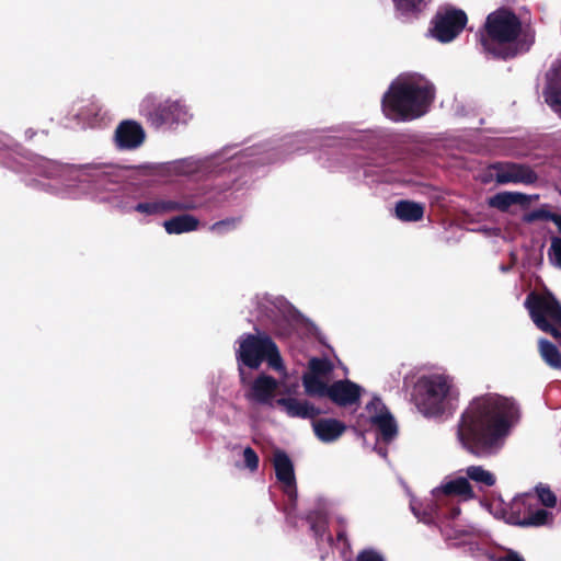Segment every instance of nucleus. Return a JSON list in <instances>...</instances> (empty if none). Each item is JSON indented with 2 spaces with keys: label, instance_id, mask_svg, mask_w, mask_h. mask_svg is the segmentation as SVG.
I'll use <instances>...</instances> for the list:
<instances>
[{
  "label": "nucleus",
  "instance_id": "1",
  "mask_svg": "<svg viewBox=\"0 0 561 561\" xmlns=\"http://www.w3.org/2000/svg\"><path fill=\"white\" fill-rule=\"evenodd\" d=\"M516 413L517 408L508 398L497 393L476 397L459 416L457 439L466 451L476 457L493 456L503 447Z\"/></svg>",
  "mask_w": 561,
  "mask_h": 561
},
{
  "label": "nucleus",
  "instance_id": "2",
  "mask_svg": "<svg viewBox=\"0 0 561 561\" xmlns=\"http://www.w3.org/2000/svg\"><path fill=\"white\" fill-rule=\"evenodd\" d=\"M523 23L508 8H499L488 14L479 31V43L484 54L499 60H508L529 50L533 41L522 38Z\"/></svg>",
  "mask_w": 561,
  "mask_h": 561
},
{
  "label": "nucleus",
  "instance_id": "3",
  "mask_svg": "<svg viewBox=\"0 0 561 561\" xmlns=\"http://www.w3.org/2000/svg\"><path fill=\"white\" fill-rule=\"evenodd\" d=\"M435 98L432 83L409 79L391 82L382 96L383 114L393 122H408L424 115Z\"/></svg>",
  "mask_w": 561,
  "mask_h": 561
},
{
  "label": "nucleus",
  "instance_id": "4",
  "mask_svg": "<svg viewBox=\"0 0 561 561\" xmlns=\"http://www.w3.org/2000/svg\"><path fill=\"white\" fill-rule=\"evenodd\" d=\"M240 381L248 383L243 366L250 369H259L263 362L275 370L284 369L283 359L278 346L265 332L256 334L247 333L239 339V348L236 352Z\"/></svg>",
  "mask_w": 561,
  "mask_h": 561
},
{
  "label": "nucleus",
  "instance_id": "5",
  "mask_svg": "<svg viewBox=\"0 0 561 561\" xmlns=\"http://www.w3.org/2000/svg\"><path fill=\"white\" fill-rule=\"evenodd\" d=\"M525 307L535 325L561 343V304L559 300L549 291L545 294L531 291L526 297Z\"/></svg>",
  "mask_w": 561,
  "mask_h": 561
},
{
  "label": "nucleus",
  "instance_id": "6",
  "mask_svg": "<svg viewBox=\"0 0 561 561\" xmlns=\"http://www.w3.org/2000/svg\"><path fill=\"white\" fill-rule=\"evenodd\" d=\"M450 391V383L442 375L421 377L413 390L416 407L431 416L442 415L446 410V399Z\"/></svg>",
  "mask_w": 561,
  "mask_h": 561
},
{
  "label": "nucleus",
  "instance_id": "7",
  "mask_svg": "<svg viewBox=\"0 0 561 561\" xmlns=\"http://www.w3.org/2000/svg\"><path fill=\"white\" fill-rule=\"evenodd\" d=\"M140 113L147 123L157 129L163 126L185 123L188 115L185 106L179 101H159L153 96H147L142 101Z\"/></svg>",
  "mask_w": 561,
  "mask_h": 561
},
{
  "label": "nucleus",
  "instance_id": "8",
  "mask_svg": "<svg viewBox=\"0 0 561 561\" xmlns=\"http://www.w3.org/2000/svg\"><path fill=\"white\" fill-rule=\"evenodd\" d=\"M468 22L465 11L448 9L445 12H437L432 20L430 30L433 37L440 43H449L455 39L466 27Z\"/></svg>",
  "mask_w": 561,
  "mask_h": 561
},
{
  "label": "nucleus",
  "instance_id": "9",
  "mask_svg": "<svg viewBox=\"0 0 561 561\" xmlns=\"http://www.w3.org/2000/svg\"><path fill=\"white\" fill-rule=\"evenodd\" d=\"M370 413V423L376 427L377 442L390 444L398 436V425L380 398L374 397L366 405Z\"/></svg>",
  "mask_w": 561,
  "mask_h": 561
},
{
  "label": "nucleus",
  "instance_id": "10",
  "mask_svg": "<svg viewBox=\"0 0 561 561\" xmlns=\"http://www.w3.org/2000/svg\"><path fill=\"white\" fill-rule=\"evenodd\" d=\"M490 168L495 171L494 179L499 184L522 183L531 185L538 181V174L527 164L496 162Z\"/></svg>",
  "mask_w": 561,
  "mask_h": 561
},
{
  "label": "nucleus",
  "instance_id": "11",
  "mask_svg": "<svg viewBox=\"0 0 561 561\" xmlns=\"http://www.w3.org/2000/svg\"><path fill=\"white\" fill-rule=\"evenodd\" d=\"M198 207L193 197H184L181 201L156 199L141 202L134 206V210L147 216L163 215L173 211L194 210Z\"/></svg>",
  "mask_w": 561,
  "mask_h": 561
},
{
  "label": "nucleus",
  "instance_id": "12",
  "mask_svg": "<svg viewBox=\"0 0 561 561\" xmlns=\"http://www.w3.org/2000/svg\"><path fill=\"white\" fill-rule=\"evenodd\" d=\"M277 388L278 381L276 378L262 373L249 382V389L244 397L247 400L261 405H272Z\"/></svg>",
  "mask_w": 561,
  "mask_h": 561
},
{
  "label": "nucleus",
  "instance_id": "13",
  "mask_svg": "<svg viewBox=\"0 0 561 561\" xmlns=\"http://www.w3.org/2000/svg\"><path fill=\"white\" fill-rule=\"evenodd\" d=\"M117 148L131 150L140 147L146 138L142 126L135 121H123L115 129Z\"/></svg>",
  "mask_w": 561,
  "mask_h": 561
},
{
  "label": "nucleus",
  "instance_id": "14",
  "mask_svg": "<svg viewBox=\"0 0 561 561\" xmlns=\"http://www.w3.org/2000/svg\"><path fill=\"white\" fill-rule=\"evenodd\" d=\"M362 387L350 379L336 380L330 385L329 399L339 407L358 404Z\"/></svg>",
  "mask_w": 561,
  "mask_h": 561
},
{
  "label": "nucleus",
  "instance_id": "15",
  "mask_svg": "<svg viewBox=\"0 0 561 561\" xmlns=\"http://www.w3.org/2000/svg\"><path fill=\"white\" fill-rule=\"evenodd\" d=\"M275 402L278 407H282L286 414L290 417L314 419L322 413L319 408L314 407L307 400H298L296 398H279Z\"/></svg>",
  "mask_w": 561,
  "mask_h": 561
},
{
  "label": "nucleus",
  "instance_id": "16",
  "mask_svg": "<svg viewBox=\"0 0 561 561\" xmlns=\"http://www.w3.org/2000/svg\"><path fill=\"white\" fill-rule=\"evenodd\" d=\"M316 436L323 443H332L339 439L346 426L343 422L336 419H320L312 423Z\"/></svg>",
  "mask_w": 561,
  "mask_h": 561
},
{
  "label": "nucleus",
  "instance_id": "17",
  "mask_svg": "<svg viewBox=\"0 0 561 561\" xmlns=\"http://www.w3.org/2000/svg\"><path fill=\"white\" fill-rule=\"evenodd\" d=\"M533 497H526L522 502V504L528 508V512L525 513L524 516L518 519L517 524L523 527H539L551 524L553 520L552 513L541 507L533 510Z\"/></svg>",
  "mask_w": 561,
  "mask_h": 561
},
{
  "label": "nucleus",
  "instance_id": "18",
  "mask_svg": "<svg viewBox=\"0 0 561 561\" xmlns=\"http://www.w3.org/2000/svg\"><path fill=\"white\" fill-rule=\"evenodd\" d=\"M273 465L276 478L279 482L284 483L286 486L295 485L296 479L294 465L289 456L284 450L277 449L274 451Z\"/></svg>",
  "mask_w": 561,
  "mask_h": 561
},
{
  "label": "nucleus",
  "instance_id": "19",
  "mask_svg": "<svg viewBox=\"0 0 561 561\" xmlns=\"http://www.w3.org/2000/svg\"><path fill=\"white\" fill-rule=\"evenodd\" d=\"M538 199L539 195L529 196L523 193L503 192L489 199V205L501 211H506L512 205L528 206L531 199Z\"/></svg>",
  "mask_w": 561,
  "mask_h": 561
},
{
  "label": "nucleus",
  "instance_id": "20",
  "mask_svg": "<svg viewBox=\"0 0 561 561\" xmlns=\"http://www.w3.org/2000/svg\"><path fill=\"white\" fill-rule=\"evenodd\" d=\"M396 13L404 21H413L425 11L430 0H392Z\"/></svg>",
  "mask_w": 561,
  "mask_h": 561
},
{
  "label": "nucleus",
  "instance_id": "21",
  "mask_svg": "<svg viewBox=\"0 0 561 561\" xmlns=\"http://www.w3.org/2000/svg\"><path fill=\"white\" fill-rule=\"evenodd\" d=\"M199 220L192 215H180L172 217L163 222V227L169 234H181L197 229Z\"/></svg>",
  "mask_w": 561,
  "mask_h": 561
},
{
  "label": "nucleus",
  "instance_id": "22",
  "mask_svg": "<svg viewBox=\"0 0 561 561\" xmlns=\"http://www.w3.org/2000/svg\"><path fill=\"white\" fill-rule=\"evenodd\" d=\"M538 353L547 366L561 370V352L556 344L545 337H540L538 340Z\"/></svg>",
  "mask_w": 561,
  "mask_h": 561
},
{
  "label": "nucleus",
  "instance_id": "23",
  "mask_svg": "<svg viewBox=\"0 0 561 561\" xmlns=\"http://www.w3.org/2000/svg\"><path fill=\"white\" fill-rule=\"evenodd\" d=\"M394 209L401 221H419L424 216V206L412 201H399Z\"/></svg>",
  "mask_w": 561,
  "mask_h": 561
},
{
  "label": "nucleus",
  "instance_id": "24",
  "mask_svg": "<svg viewBox=\"0 0 561 561\" xmlns=\"http://www.w3.org/2000/svg\"><path fill=\"white\" fill-rule=\"evenodd\" d=\"M305 393L310 398H328L330 385L318 376L302 375L301 377Z\"/></svg>",
  "mask_w": 561,
  "mask_h": 561
},
{
  "label": "nucleus",
  "instance_id": "25",
  "mask_svg": "<svg viewBox=\"0 0 561 561\" xmlns=\"http://www.w3.org/2000/svg\"><path fill=\"white\" fill-rule=\"evenodd\" d=\"M443 492L447 495H462L467 499L474 496L472 486L466 478H457L443 485Z\"/></svg>",
  "mask_w": 561,
  "mask_h": 561
},
{
  "label": "nucleus",
  "instance_id": "26",
  "mask_svg": "<svg viewBox=\"0 0 561 561\" xmlns=\"http://www.w3.org/2000/svg\"><path fill=\"white\" fill-rule=\"evenodd\" d=\"M467 477L476 482L492 486L495 484V477L481 466H470L466 470Z\"/></svg>",
  "mask_w": 561,
  "mask_h": 561
},
{
  "label": "nucleus",
  "instance_id": "27",
  "mask_svg": "<svg viewBox=\"0 0 561 561\" xmlns=\"http://www.w3.org/2000/svg\"><path fill=\"white\" fill-rule=\"evenodd\" d=\"M556 77L549 84L546 100L552 107L561 111V68L557 70Z\"/></svg>",
  "mask_w": 561,
  "mask_h": 561
},
{
  "label": "nucleus",
  "instance_id": "28",
  "mask_svg": "<svg viewBox=\"0 0 561 561\" xmlns=\"http://www.w3.org/2000/svg\"><path fill=\"white\" fill-rule=\"evenodd\" d=\"M332 370V364L325 358L312 357L308 363V371L304 375L327 376Z\"/></svg>",
  "mask_w": 561,
  "mask_h": 561
},
{
  "label": "nucleus",
  "instance_id": "29",
  "mask_svg": "<svg viewBox=\"0 0 561 561\" xmlns=\"http://www.w3.org/2000/svg\"><path fill=\"white\" fill-rule=\"evenodd\" d=\"M548 207V205H542L540 208L526 213L523 216V221L526 224H531L538 220L551 221L554 213L550 211Z\"/></svg>",
  "mask_w": 561,
  "mask_h": 561
},
{
  "label": "nucleus",
  "instance_id": "30",
  "mask_svg": "<svg viewBox=\"0 0 561 561\" xmlns=\"http://www.w3.org/2000/svg\"><path fill=\"white\" fill-rule=\"evenodd\" d=\"M539 502L546 507H554L557 504V496L549 486L539 485L536 488Z\"/></svg>",
  "mask_w": 561,
  "mask_h": 561
},
{
  "label": "nucleus",
  "instance_id": "31",
  "mask_svg": "<svg viewBox=\"0 0 561 561\" xmlns=\"http://www.w3.org/2000/svg\"><path fill=\"white\" fill-rule=\"evenodd\" d=\"M243 459H244V466L250 470V471H256L257 468H259V463H260V459H259V456L256 454V451L248 446L244 448L243 450Z\"/></svg>",
  "mask_w": 561,
  "mask_h": 561
},
{
  "label": "nucleus",
  "instance_id": "32",
  "mask_svg": "<svg viewBox=\"0 0 561 561\" xmlns=\"http://www.w3.org/2000/svg\"><path fill=\"white\" fill-rule=\"evenodd\" d=\"M549 256L552 257L556 264L561 267V238L552 237L549 250Z\"/></svg>",
  "mask_w": 561,
  "mask_h": 561
},
{
  "label": "nucleus",
  "instance_id": "33",
  "mask_svg": "<svg viewBox=\"0 0 561 561\" xmlns=\"http://www.w3.org/2000/svg\"><path fill=\"white\" fill-rule=\"evenodd\" d=\"M237 219H226L217 221L213 225L211 229L216 231H224L225 228H234Z\"/></svg>",
  "mask_w": 561,
  "mask_h": 561
},
{
  "label": "nucleus",
  "instance_id": "34",
  "mask_svg": "<svg viewBox=\"0 0 561 561\" xmlns=\"http://www.w3.org/2000/svg\"><path fill=\"white\" fill-rule=\"evenodd\" d=\"M496 561H525L517 552L508 551L505 556L500 557Z\"/></svg>",
  "mask_w": 561,
  "mask_h": 561
},
{
  "label": "nucleus",
  "instance_id": "35",
  "mask_svg": "<svg viewBox=\"0 0 561 561\" xmlns=\"http://www.w3.org/2000/svg\"><path fill=\"white\" fill-rule=\"evenodd\" d=\"M336 538H337L339 541H343L344 543H346L348 546L347 534H346V530H345L344 527H341L337 530Z\"/></svg>",
  "mask_w": 561,
  "mask_h": 561
},
{
  "label": "nucleus",
  "instance_id": "36",
  "mask_svg": "<svg viewBox=\"0 0 561 561\" xmlns=\"http://www.w3.org/2000/svg\"><path fill=\"white\" fill-rule=\"evenodd\" d=\"M310 528L313 531L314 536H317V537H320L323 533V527L317 523L311 524Z\"/></svg>",
  "mask_w": 561,
  "mask_h": 561
},
{
  "label": "nucleus",
  "instance_id": "37",
  "mask_svg": "<svg viewBox=\"0 0 561 561\" xmlns=\"http://www.w3.org/2000/svg\"><path fill=\"white\" fill-rule=\"evenodd\" d=\"M375 450L383 458L388 456V449L386 447L378 446V443L375 446Z\"/></svg>",
  "mask_w": 561,
  "mask_h": 561
},
{
  "label": "nucleus",
  "instance_id": "38",
  "mask_svg": "<svg viewBox=\"0 0 561 561\" xmlns=\"http://www.w3.org/2000/svg\"><path fill=\"white\" fill-rule=\"evenodd\" d=\"M551 221L558 227V230L561 233V215L554 214Z\"/></svg>",
  "mask_w": 561,
  "mask_h": 561
},
{
  "label": "nucleus",
  "instance_id": "39",
  "mask_svg": "<svg viewBox=\"0 0 561 561\" xmlns=\"http://www.w3.org/2000/svg\"><path fill=\"white\" fill-rule=\"evenodd\" d=\"M459 514H460V508H459V507H453V508L449 511L448 517H449L450 519H455Z\"/></svg>",
  "mask_w": 561,
  "mask_h": 561
},
{
  "label": "nucleus",
  "instance_id": "40",
  "mask_svg": "<svg viewBox=\"0 0 561 561\" xmlns=\"http://www.w3.org/2000/svg\"><path fill=\"white\" fill-rule=\"evenodd\" d=\"M442 533L447 539L451 538V536L447 533L446 528H442Z\"/></svg>",
  "mask_w": 561,
  "mask_h": 561
}]
</instances>
